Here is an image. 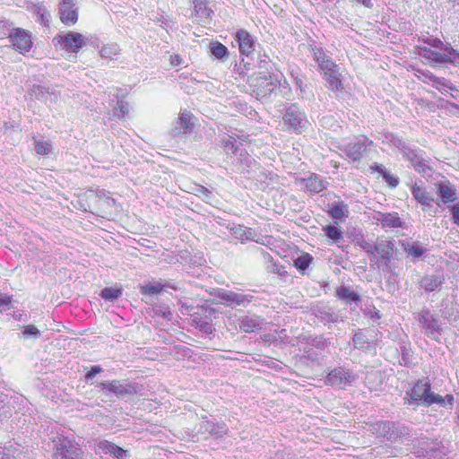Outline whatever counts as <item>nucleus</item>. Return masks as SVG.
Wrapping results in <instances>:
<instances>
[{"label": "nucleus", "mask_w": 459, "mask_h": 459, "mask_svg": "<svg viewBox=\"0 0 459 459\" xmlns=\"http://www.w3.org/2000/svg\"><path fill=\"white\" fill-rule=\"evenodd\" d=\"M11 458L12 459H30V457L23 453L22 450H13L11 452Z\"/></svg>", "instance_id": "60"}, {"label": "nucleus", "mask_w": 459, "mask_h": 459, "mask_svg": "<svg viewBox=\"0 0 459 459\" xmlns=\"http://www.w3.org/2000/svg\"><path fill=\"white\" fill-rule=\"evenodd\" d=\"M312 261L313 257L309 254L304 253L294 260V265L298 271L304 272Z\"/></svg>", "instance_id": "43"}, {"label": "nucleus", "mask_w": 459, "mask_h": 459, "mask_svg": "<svg viewBox=\"0 0 459 459\" xmlns=\"http://www.w3.org/2000/svg\"><path fill=\"white\" fill-rule=\"evenodd\" d=\"M119 47L117 44H108L103 46L100 51V54L104 58H112V56L119 53Z\"/></svg>", "instance_id": "47"}, {"label": "nucleus", "mask_w": 459, "mask_h": 459, "mask_svg": "<svg viewBox=\"0 0 459 459\" xmlns=\"http://www.w3.org/2000/svg\"><path fill=\"white\" fill-rule=\"evenodd\" d=\"M122 295V290L118 288L106 287L104 288L100 296L108 301H114Z\"/></svg>", "instance_id": "42"}, {"label": "nucleus", "mask_w": 459, "mask_h": 459, "mask_svg": "<svg viewBox=\"0 0 459 459\" xmlns=\"http://www.w3.org/2000/svg\"><path fill=\"white\" fill-rule=\"evenodd\" d=\"M358 4L364 5L367 8H372L374 6L373 0H355Z\"/></svg>", "instance_id": "64"}, {"label": "nucleus", "mask_w": 459, "mask_h": 459, "mask_svg": "<svg viewBox=\"0 0 459 459\" xmlns=\"http://www.w3.org/2000/svg\"><path fill=\"white\" fill-rule=\"evenodd\" d=\"M221 143L227 153L230 152L236 156H243L244 149L242 148V144L234 137L226 134L221 138Z\"/></svg>", "instance_id": "22"}, {"label": "nucleus", "mask_w": 459, "mask_h": 459, "mask_svg": "<svg viewBox=\"0 0 459 459\" xmlns=\"http://www.w3.org/2000/svg\"><path fill=\"white\" fill-rule=\"evenodd\" d=\"M382 178L392 187H396L399 185L398 178L392 175L388 170L385 173V175Z\"/></svg>", "instance_id": "58"}, {"label": "nucleus", "mask_w": 459, "mask_h": 459, "mask_svg": "<svg viewBox=\"0 0 459 459\" xmlns=\"http://www.w3.org/2000/svg\"><path fill=\"white\" fill-rule=\"evenodd\" d=\"M95 386L105 395L113 394L118 399L129 398L137 394L141 386L136 383H132L127 380H112L99 382Z\"/></svg>", "instance_id": "4"}, {"label": "nucleus", "mask_w": 459, "mask_h": 459, "mask_svg": "<svg viewBox=\"0 0 459 459\" xmlns=\"http://www.w3.org/2000/svg\"><path fill=\"white\" fill-rule=\"evenodd\" d=\"M234 39L238 45L240 54L249 58L255 50V38L247 30L241 29L236 32Z\"/></svg>", "instance_id": "13"}, {"label": "nucleus", "mask_w": 459, "mask_h": 459, "mask_svg": "<svg viewBox=\"0 0 459 459\" xmlns=\"http://www.w3.org/2000/svg\"><path fill=\"white\" fill-rule=\"evenodd\" d=\"M101 372H103V368L100 366H99V365L92 366L91 368V369L84 376L85 381L91 382L95 377L96 375H98Z\"/></svg>", "instance_id": "53"}, {"label": "nucleus", "mask_w": 459, "mask_h": 459, "mask_svg": "<svg viewBox=\"0 0 459 459\" xmlns=\"http://www.w3.org/2000/svg\"><path fill=\"white\" fill-rule=\"evenodd\" d=\"M395 249L394 241L385 237H378L375 241L374 254L377 258L374 262L380 263L388 272H392L391 260Z\"/></svg>", "instance_id": "7"}, {"label": "nucleus", "mask_w": 459, "mask_h": 459, "mask_svg": "<svg viewBox=\"0 0 459 459\" xmlns=\"http://www.w3.org/2000/svg\"><path fill=\"white\" fill-rule=\"evenodd\" d=\"M216 297L221 299L222 304L231 308L246 307L254 300V296L251 294L234 292L223 289L217 290Z\"/></svg>", "instance_id": "8"}, {"label": "nucleus", "mask_w": 459, "mask_h": 459, "mask_svg": "<svg viewBox=\"0 0 459 459\" xmlns=\"http://www.w3.org/2000/svg\"><path fill=\"white\" fill-rule=\"evenodd\" d=\"M192 321V325H194L196 329L200 330L204 333L211 334L212 333V325L207 319L195 316L193 318Z\"/></svg>", "instance_id": "38"}, {"label": "nucleus", "mask_w": 459, "mask_h": 459, "mask_svg": "<svg viewBox=\"0 0 459 459\" xmlns=\"http://www.w3.org/2000/svg\"><path fill=\"white\" fill-rule=\"evenodd\" d=\"M12 297L6 294H0V312L6 311L10 308Z\"/></svg>", "instance_id": "55"}, {"label": "nucleus", "mask_w": 459, "mask_h": 459, "mask_svg": "<svg viewBox=\"0 0 459 459\" xmlns=\"http://www.w3.org/2000/svg\"><path fill=\"white\" fill-rule=\"evenodd\" d=\"M247 84L251 94L264 102L279 97L288 99L287 95L290 93L286 82L281 83L277 76L263 72L254 73L248 76Z\"/></svg>", "instance_id": "1"}, {"label": "nucleus", "mask_w": 459, "mask_h": 459, "mask_svg": "<svg viewBox=\"0 0 459 459\" xmlns=\"http://www.w3.org/2000/svg\"><path fill=\"white\" fill-rule=\"evenodd\" d=\"M385 141L391 147L399 150L403 153V155L407 152V150L411 148V146H409L402 137L394 134H385Z\"/></svg>", "instance_id": "30"}, {"label": "nucleus", "mask_w": 459, "mask_h": 459, "mask_svg": "<svg viewBox=\"0 0 459 459\" xmlns=\"http://www.w3.org/2000/svg\"><path fill=\"white\" fill-rule=\"evenodd\" d=\"M437 195L443 204L453 203L457 199L455 186L449 180H443L437 185Z\"/></svg>", "instance_id": "18"}, {"label": "nucleus", "mask_w": 459, "mask_h": 459, "mask_svg": "<svg viewBox=\"0 0 459 459\" xmlns=\"http://www.w3.org/2000/svg\"><path fill=\"white\" fill-rule=\"evenodd\" d=\"M447 208L452 214L453 223L459 226V204L449 205Z\"/></svg>", "instance_id": "57"}, {"label": "nucleus", "mask_w": 459, "mask_h": 459, "mask_svg": "<svg viewBox=\"0 0 459 459\" xmlns=\"http://www.w3.org/2000/svg\"><path fill=\"white\" fill-rule=\"evenodd\" d=\"M429 161L430 159L427 156L424 160H421L420 163L413 168L414 170L423 177H430L433 169L429 165Z\"/></svg>", "instance_id": "45"}, {"label": "nucleus", "mask_w": 459, "mask_h": 459, "mask_svg": "<svg viewBox=\"0 0 459 459\" xmlns=\"http://www.w3.org/2000/svg\"><path fill=\"white\" fill-rule=\"evenodd\" d=\"M8 38L14 49L20 54L25 55L32 48L31 33L24 29H13Z\"/></svg>", "instance_id": "11"}, {"label": "nucleus", "mask_w": 459, "mask_h": 459, "mask_svg": "<svg viewBox=\"0 0 459 459\" xmlns=\"http://www.w3.org/2000/svg\"><path fill=\"white\" fill-rule=\"evenodd\" d=\"M426 157L427 155L423 150L412 147L403 154V158L410 161L412 168L420 163L421 160H424Z\"/></svg>", "instance_id": "31"}, {"label": "nucleus", "mask_w": 459, "mask_h": 459, "mask_svg": "<svg viewBox=\"0 0 459 459\" xmlns=\"http://www.w3.org/2000/svg\"><path fill=\"white\" fill-rule=\"evenodd\" d=\"M318 66L320 67V69L324 74L328 72L334 71V70L338 69L337 65L330 58H327L325 61H323L322 63H320L318 65Z\"/></svg>", "instance_id": "52"}, {"label": "nucleus", "mask_w": 459, "mask_h": 459, "mask_svg": "<svg viewBox=\"0 0 459 459\" xmlns=\"http://www.w3.org/2000/svg\"><path fill=\"white\" fill-rule=\"evenodd\" d=\"M356 245L359 246L368 255H370L371 262L377 258V255L374 254L375 242L361 238L356 241Z\"/></svg>", "instance_id": "40"}, {"label": "nucleus", "mask_w": 459, "mask_h": 459, "mask_svg": "<svg viewBox=\"0 0 459 459\" xmlns=\"http://www.w3.org/2000/svg\"><path fill=\"white\" fill-rule=\"evenodd\" d=\"M441 400L443 401V403L442 402H435V403L439 404L444 407H446L447 404L451 406L454 402V396L452 394H446L445 397L441 396Z\"/></svg>", "instance_id": "59"}, {"label": "nucleus", "mask_w": 459, "mask_h": 459, "mask_svg": "<svg viewBox=\"0 0 459 459\" xmlns=\"http://www.w3.org/2000/svg\"><path fill=\"white\" fill-rule=\"evenodd\" d=\"M231 235L241 241L253 239V230L242 225H235L230 229Z\"/></svg>", "instance_id": "33"}, {"label": "nucleus", "mask_w": 459, "mask_h": 459, "mask_svg": "<svg viewBox=\"0 0 459 459\" xmlns=\"http://www.w3.org/2000/svg\"><path fill=\"white\" fill-rule=\"evenodd\" d=\"M335 297L344 305L350 306L351 310H355L356 307L361 302L360 295L351 287L345 285L336 288Z\"/></svg>", "instance_id": "14"}, {"label": "nucleus", "mask_w": 459, "mask_h": 459, "mask_svg": "<svg viewBox=\"0 0 459 459\" xmlns=\"http://www.w3.org/2000/svg\"><path fill=\"white\" fill-rule=\"evenodd\" d=\"M448 93H450L451 97L455 98V99L459 95L458 87L455 86L452 82H451V89H448Z\"/></svg>", "instance_id": "62"}, {"label": "nucleus", "mask_w": 459, "mask_h": 459, "mask_svg": "<svg viewBox=\"0 0 459 459\" xmlns=\"http://www.w3.org/2000/svg\"><path fill=\"white\" fill-rule=\"evenodd\" d=\"M240 64H243L245 70L248 71L251 69V63L249 61H247V60L246 61L243 58ZM234 71H235V73L238 74L239 77H244L246 75L244 69L241 68V65H236Z\"/></svg>", "instance_id": "56"}, {"label": "nucleus", "mask_w": 459, "mask_h": 459, "mask_svg": "<svg viewBox=\"0 0 459 459\" xmlns=\"http://www.w3.org/2000/svg\"><path fill=\"white\" fill-rule=\"evenodd\" d=\"M115 115L125 117L129 113V103L124 100H118L114 107Z\"/></svg>", "instance_id": "49"}, {"label": "nucleus", "mask_w": 459, "mask_h": 459, "mask_svg": "<svg viewBox=\"0 0 459 459\" xmlns=\"http://www.w3.org/2000/svg\"><path fill=\"white\" fill-rule=\"evenodd\" d=\"M373 142L368 137L361 135L355 142L349 143L342 146L341 150L345 156L352 161H360L368 152V147L372 145Z\"/></svg>", "instance_id": "10"}, {"label": "nucleus", "mask_w": 459, "mask_h": 459, "mask_svg": "<svg viewBox=\"0 0 459 459\" xmlns=\"http://www.w3.org/2000/svg\"><path fill=\"white\" fill-rule=\"evenodd\" d=\"M194 122L192 114L186 110L180 112L174 127L171 129V135L178 136L181 133L189 134L193 131Z\"/></svg>", "instance_id": "17"}, {"label": "nucleus", "mask_w": 459, "mask_h": 459, "mask_svg": "<svg viewBox=\"0 0 459 459\" xmlns=\"http://www.w3.org/2000/svg\"><path fill=\"white\" fill-rule=\"evenodd\" d=\"M9 396L0 390V420H4L12 413Z\"/></svg>", "instance_id": "37"}, {"label": "nucleus", "mask_w": 459, "mask_h": 459, "mask_svg": "<svg viewBox=\"0 0 459 459\" xmlns=\"http://www.w3.org/2000/svg\"><path fill=\"white\" fill-rule=\"evenodd\" d=\"M302 182L306 189L312 193H320L327 185V183L316 174H311L308 178H304Z\"/></svg>", "instance_id": "23"}, {"label": "nucleus", "mask_w": 459, "mask_h": 459, "mask_svg": "<svg viewBox=\"0 0 459 459\" xmlns=\"http://www.w3.org/2000/svg\"><path fill=\"white\" fill-rule=\"evenodd\" d=\"M365 315L366 316H369L370 318L374 319V320H377V319H379L380 318V313L378 310H377L376 308H374L373 311H369V312H367L365 311Z\"/></svg>", "instance_id": "63"}, {"label": "nucleus", "mask_w": 459, "mask_h": 459, "mask_svg": "<svg viewBox=\"0 0 459 459\" xmlns=\"http://www.w3.org/2000/svg\"><path fill=\"white\" fill-rule=\"evenodd\" d=\"M418 321L422 327L424 333L430 339L439 341V336L442 333L440 321L437 315L423 307L418 314Z\"/></svg>", "instance_id": "6"}, {"label": "nucleus", "mask_w": 459, "mask_h": 459, "mask_svg": "<svg viewBox=\"0 0 459 459\" xmlns=\"http://www.w3.org/2000/svg\"><path fill=\"white\" fill-rule=\"evenodd\" d=\"M100 447L106 454L113 455L117 459H127L129 456L127 450H125L110 442H102L100 444Z\"/></svg>", "instance_id": "29"}, {"label": "nucleus", "mask_w": 459, "mask_h": 459, "mask_svg": "<svg viewBox=\"0 0 459 459\" xmlns=\"http://www.w3.org/2000/svg\"><path fill=\"white\" fill-rule=\"evenodd\" d=\"M355 378L356 377L351 370L344 367H338L328 373L325 382L332 386L344 388L347 385L351 384Z\"/></svg>", "instance_id": "12"}, {"label": "nucleus", "mask_w": 459, "mask_h": 459, "mask_svg": "<svg viewBox=\"0 0 459 459\" xmlns=\"http://www.w3.org/2000/svg\"><path fill=\"white\" fill-rule=\"evenodd\" d=\"M238 157V160L241 162V164L243 166L245 165V167H243V170L246 169L247 171H249V169H257L258 163L245 150L243 151V156Z\"/></svg>", "instance_id": "46"}, {"label": "nucleus", "mask_w": 459, "mask_h": 459, "mask_svg": "<svg viewBox=\"0 0 459 459\" xmlns=\"http://www.w3.org/2000/svg\"><path fill=\"white\" fill-rule=\"evenodd\" d=\"M312 51H313V56H314V58L315 60L316 61V63L319 65L320 63H322L323 61H325V59L329 58L325 53L324 52V50L320 48H312Z\"/></svg>", "instance_id": "54"}, {"label": "nucleus", "mask_w": 459, "mask_h": 459, "mask_svg": "<svg viewBox=\"0 0 459 459\" xmlns=\"http://www.w3.org/2000/svg\"><path fill=\"white\" fill-rule=\"evenodd\" d=\"M166 287L177 290V287L173 285L167 283L162 284L160 281H149L148 283L140 287V292L143 295L148 296L157 295L161 293Z\"/></svg>", "instance_id": "26"}, {"label": "nucleus", "mask_w": 459, "mask_h": 459, "mask_svg": "<svg viewBox=\"0 0 459 459\" xmlns=\"http://www.w3.org/2000/svg\"><path fill=\"white\" fill-rule=\"evenodd\" d=\"M59 16L61 22L67 26L77 22L78 13L73 0H62L59 4Z\"/></svg>", "instance_id": "16"}, {"label": "nucleus", "mask_w": 459, "mask_h": 459, "mask_svg": "<svg viewBox=\"0 0 459 459\" xmlns=\"http://www.w3.org/2000/svg\"><path fill=\"white\" fill-rule=\"evenodd\" d=\"M400 245L414 260L420 258L427 251V248L420 241L400 240Z\"/></svg>", "instance_id": "20"}, {"label": "nucleus", "mask_w": 459, "mask_h": 459, "mask_svg": "<svg viewBox=\"0 0 459 459\" xmlns=\"http://www.w3.org/2000/svg\"><path fill=\"white\" fill-rule=\"evenodd\" d=\"M283 110L282 120L284 126H286L290 131L299 134L301 133L307 124L305 113L296 103L284 105Z\"/></svg>", "instance_id": "5"}, {"label": "nucleus", "mask_w": 459, "mask_h": 459, "mask_svg": "<svg viewBox=\"0 0 459 459\" xmlns=\"http://www.w3.org/2000/svg\"><path fill=\"white\" fill-rule=\"evenodd\" d=\"M238 324L241 332L254 333L263 328L264 319L255 314H248L239 316Z\"/></svg>", "instance_id": "15"}, {"label": "nucleus", "mask_w": 459, "mask_h": 459, "mask_svg": "<svg viewBox=\"0 0 459 459\" xmlns=\"http://www.w3.org/2000/svg\"><path fill=\"white\" fill-rule=\"evenodd\" d=\"M325 79L328 83V88L333 91H339L342 89V83L340 79V74L338 69L334 71L328 72L324 74Z\"/></svg>", "instance_id": "35"}, {"label": "nucleus", "mask_w": 459, "mask_h": 459, "mask_svg": "<svg viewBox=\"0 0 459 459\" xmlns=\"http://www.w3.org/2000/svg\"><path fill=\"white\" fill-rule=\"evenodd\" d=\"M209 49L212 56L221 61L227 59L230 56L228 48L219 41H212Z\"/></svg>", "instance_id": "32"}, {"label": "nucleus", "mask_w": 459, "mask_h": 459, "mask_svg": "<svg viewBox=\"0 0 459 459\" xmlns=\"http://www.w3.org/2000/svg\"><path fill=\"white\" fill-rule=\"evenodd\" d=\"M31 92L37 99L42 100H47L48 96L50 94L49 88H46L41 85H33Z\"/></svg>", "instance_id": "51"}, {"label": "nucleus", "mask_w": 459, "mask_h": 459, "mask_svg": "<svg viewBox=\"0 0 459 459\" xmlns=\"http://www.w3.org/2000/svg\"><path fill=\"white\" fill-rule=\"evenodd\" d=\"M313 314L318 320L325 324H336L344 321L343 316L334 312L332 307L327 306H316L313 308Z\"/></svg>", "instance_id": "19"}, {"label": "nucleus", "mask_w": 459, "mask_h": 459, "mask_svg": "<svg viewBox=\"0 0 459 459\" xmlns=\"http://www.w3.org/2000/svg\"><path fill=\"white\" fill-rule=\"evenodd\" d=\"M444 278L438 274H431L424 276L420 281V286L427 292H431L440 287L443 283Z\"/></svg>", "instance_id": "25"}, {"label": "nucleus", "mask_w": 459, "mask_h": 459, "mask_svg": "<svg viewBox=\"0 0 459 459\" xmlns=\"http://www.w3.org/2000/svg\"><path fill=\"white\" fill-rule=\"evenodd\" d=\"M411 194L413 197L424 206L432 207L435 202L433 196L427 192L425 188L420 187L417 184L412 186Z\"/></svg>", "instance_id": "24"}, {"label": "nucleus", "mask_w": 459, "mask_h": 459, "mask_svg": "<svg viewBox=\"0 0 459 459\" xmlns=\"http://www.w3.org/2000/svg\"><path fill=\"white\" fill-rule=\"evenodd\" d=\"M429 57L436 63H454L459 56V54L453 48L446 50V53H439L429 50Z\"/></svg>", "instance_id": "28"}, {"label": "nucleus", "mask_w": 459, "mask_h": 459, "mask_svg": "<svg viewBox=\"0 0 459 459\" xmlns=\"http://www.w3.org/2000/svg\"><path fill=\"white\" fill-rule=\"evenodd\" d=\"M377 221L380 222V224L383 227H388V228H399L403 226V221H401L400 217L398 216V213L393 212V213H378V216L377 217Z\"/></svg>", "instance_id": "27"}, {"label": "nucleus", "mask_w": 459, "mask_h": 459, "mask_svg": "<svg viewBox=\"0 0 459 459\" xmlns=\"http://www.w3.org/2000/svg\"><path fill=\"white\" fill-rule=\"evenodd\" d=\"M22 334L25 339H38L40 337L41 333L35 325H28L23 327Z\"/></svg>", "instance_id": "48"}, {"label": "nucleus", "mask_w": 459, "mask_h": 459, "mask_svg": "<svg viewBox=\"0 0 459 459\" xmlns=\"http://www.w3.org/2000/svg\"><path fill=\"white\" fill-rule=\"evenodd\" d=\"M404 404L419 405L420 403L429 406L435 402H442L441 395L430 391V385L425 380H419L412 388L406 392L403 397Z\"/></svg>", "instance_id": "3"}, {"label": "nucleus", "mask_w": 459, "mask_h": 459, "mask_svg": "<svg viewBox=\"0 0 459 459\" xmlns=\"http://www.w3.org/2000/svg\"><path fill=\"white\" fill-rule=\"evenodd\" d=\"M34 148L36 152L40 155H47L52 151L51 143L44 141H36Z\"/></svg>", "instance_id": "50"}, {"label": "nucleus", "mask_w": 459, "mask_h": 459, "mask_svg": "<svg viewBox=\"0 0 459 459\" xmlns=\"http://www.w3.org/2000/svg\"><path fill=\"white\" fill-rule=\"evenodd\" d=\"M152 311L155 316L161 317L168 321L172 319V313L169 307V306L165 304H157L153 306Z\"/></svg>", "instance_id": "44"}, {"label": "nucleus", "mask_w": 459, "mask_h": 459, "mask_svg": "<svg viewBox=\"0 0 459 459\" xmlns=\"http://www.w3.org/2000/svg\"><path fill=\"white\" fill-rule=\"evenodd\" d=\"M369 331L359 329L353 334L352 342L355 349L369 351L372 348V336H368Z\"/></svg>", "instance_id": "21"}, {"label": "nucleus", "mask_w": 459, "mask_h": 459, "mask_svg": "<svg viewBox=\"0 0 459 459\" xmlns=\"http://www.w3.org/2000/svg\"><path fill=\"white\" fill-rule=\"evenodd\" d=\"M348 213V205L343 202H337L333 204L331 209L329 210V214L333 219L335 220H342L347 217Z\"/></svg>", "instance_id": "34"}, {"label": "nucleus", "mask_w": 459, "mask_h": 459, "mask_svg": "<svg viewBox=\"0 0 459 459\" xmlns=\"http://www.w3.org/2000/svg\"><path fill=\"white\" fill-rule=\"evenodd\" d=\"M432 85L442 94L448 93V89H451V81L444 77L433 76L431 78Z\"/></svg>", "instance_id": "39"}, {"label": "nucleus", "mask_w": 459, "mask_h": 459, "mask_svg": "<svg viewBox=\"0 0 459 459\" xmlns=\"http://www.w3.org/2000/svg\"><path fill=\"white\" fill-rule=\"evenodd\" d=\"M53 41L60 45L62 49L77 53L86 45V39L83 35L75 31H68L65 34H58Z\"/></svg>", "instance_id": "9"}, {"label": "nucleus", "mask_w": 459, "mask_h": 459, "mask_svg": "<svg viewBox=\"0 0 459 459\" xmlns=\"http://www.w3.org/2000/svg\"><path fill=\"white\" fill-rule=\"evenodd\" d=\"M54 459H85L79 444L60 432H51Z\"/></svg>", "instance_id": "2"}, {"label": "nucleus", "mask_w": 459, "mask_h": 459, "mask_svg": "<svg viewBox=\"0 0 459 459\" xmlns=\"http://www.w3.org/2000/svg\"><path fill=\"white\" fill-rule=\"evenodd\" d=\"M371 169L374 171H377V173H379L382 177L387 171V169L382 164H377V163H375L374 165H372Z\"/></svg>", "instance_id": "61"}, {"label": "nucleus", "mask_w": 459, "mask_h": 459, "mask_svg": "<svg viewBox=\"0 0 459 459\" xmlns=\"http://www.w3.org/2000/svg\"><path fill=\"white\" fill-rule=\"evenodd\" d=\"M195 13L201 20L208 19L212 11L207 6L204 0H193Z\"/></svg>", "instance_id": "36"}, {"label": "nucleus", "mask_w": 459, "mask_h": 459, "mask_svg": "<svg viewBox=\"0 0 459 459\" xmlns=\"http://www.w3.org/2000/svg\"><path fill=\"white\" fill-rule=\"evenodd\" d=\"M323 231L325 236L333 242H338L340 239H342V232L337 226L332 224L326 225L323 227Z\"/></svg>", "instance_id": "41"}]
</instances>
